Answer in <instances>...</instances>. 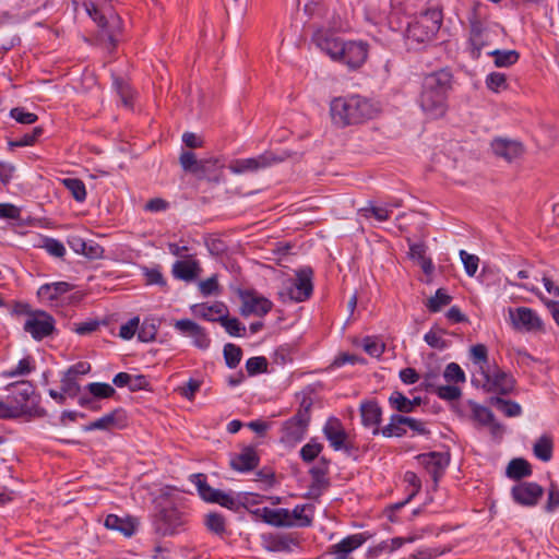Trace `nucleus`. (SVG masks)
Wrapping results in <instances>:
<instances>
[{
    "label": "nucleus",
    "instance_id": "nucleus-21",
    "mask_svg": "<svg viewBox=\"0 0 559 559\" xmlns=\"http://www.w3.org/2000/svg\"><path fill=\"white\" fill-rule=\"evenodd\" d=\"M366 538L361 534L350 535L331 548L334 559H352L350 554L365 543Z\"/></svg>",
    "mask_w": 559,
    "mask_h": 559
},
{
    "label": "nucleus",
    "instance_id": "nucleus-16",
    "mask_svg": "<svg viewBox=\"0 0 559 559\" xmlns=\"http://www.w3.org/2000/svg\"><path fill=\"white\" fill-rule=\"evenodd\" d=\"M174 328L181 334L192 338L194 346L205 349L211 341L204 329L189 319L177 320Z\"/></svg>",
    "mask_w": 559,
    "mask_h": 559
},
{
    "label": "nucleus",
    "instance_id": "nucleus-13",
    "mask_svg": "<svg viewBox=\"0 0 559 559\" xmlns=\"http://www.w3.org/2000/svg\"><path fill=\"white\" fill-rule=\"evenodd\" d=\"M278 162H281V158L276 157L274 154L264 153L257 157L235 159L229 164V169L236 175H242L255 173Z\"/></svg>",
    "mask_w": 559,
    "mask_h": 559
},
{
    "label": "nucleus",
    "instance_id": "nucleus-24",
    "mask_svg": "<svg viewBox=\"0 0 559 559\" xmlns=\"http://www.w3.org/2000/svg\"><path fill=\"white\" fill-rule=\"evenodd\" d=\"M360 415L362 424L373 429V433L378 432V426L381 419V408L373 401L365 402L360 405Z\"/></svg>",
    "mask_w": 559,
    "mask_h": 559
},
{
    "label": "nucleus",
    "instance_id": "nucleus-18",
    "mask_svg": "<svg viewBox=\"0 0 559 559\" xmlns=\"http://www.w3.org/2000/svg\"><path fill=\"white\" fill-rule=\"evenodd\" d=\"M496 155L511 162L520 158L524 154V146L521 142L510 139L499 138L491 143Z\"/></svg>",
    "mask_w": 559,
    "mask_h": 559
},
{
    "label": "nucleus",
    "instance_id": "nucleus-47",
    "mask_svg": "<svg viewBox=\"0 0 559 559\" xmlns=\"http://www.w3.org/2000/svg\"><path fill=\"white\" fill-rule=\"evenodd\" d=\"M360 213L366 218L372 216L379 222H384L390 218L392 212L385 206H370L361 209Z\"/></svg>",
    "mask_w": 559,
    "mask_h": 559
},
{
    "label": "nucleus",
    "instance_id": "nucleus-22",
    "mask_svg": "<svg viewBox=\"0 0 559 559\" xmlns=\"http://www.w3.org/2000/svg\"><path fill=\"white\" fill-rule=\"evenodd\" d=\"M127 425V415L122 409H115L111 413L103 416L102 418L91 423L87 426L88 430H106L111 428H123Z\"/></svg>",
    "mask_w": 559,
    "mask_h": 559
},
{
    "label": "nucleus",
    "instance_id": "nucleus-64",
    "mask_svg": "<svg viewBox=\"0 0 559 559\" xmlns=\"http://www.w3.org/2000/svg\"><path fill=\"white\" fill-rule=\"evenodd\" d=\"M559 507V489L556 485H551L548 492V500L546 510L548 512L555 511Z\"/></svg>",
    "mask_w": 559,
    "mask_h": 559
},
{
    "label": "nucleus",
    "instance_id": "nucleus-31",
    "mask_svg": "<svg viewBox=\"0 0 559 559\" xmlns=\"http://www.w3.org/2000/svg\"><path fill=\"white\" fill-rule=\"evenodd\" d=\"M485 85L495 94L503 93L509 88L508 76L502 72H490L485 79Z\"/></svg>",
    "mask_w": 559,
    "mask_h": 559
},
{
    "label": "nucleus",
    "instance_id": "nucleus-17",
    "mask_svg": "<svg viewBox=\"0 0 559 559\" xmlns=\"http://www.w3.org/2000/svg\"><path fill=\"white\" fill-rule=\"evenodd\" d=\"M496 29L483 25L480 22H473L471 29V44L473 46V56L478 58L483 48L489 46L493 41Z\"/></svg>",
    "mask_w": 559,
    "mask_h": 559
},
{
    "label": "nucleus",
    "instance_id": "nucleus-19",
    "mask_svg": "<svg viewBox=\"0 0 559 559\" xmlns=\"http://www.w3.org/2000/svg\"><path fill=\"white\" fill-rule=\"evenodd\" d=\"M104 525L108 530L117 531L126 537H131L139 526V521L131 515L118 516L116 514H108Z\"/></svg>",
    "mask_w": 559,
    "mask_h": 559
},
{
    "label": "nucleus",
    "instance_id": "nucleus-20",
    "mask_svg": "<svg viewBox=\"0 0 559 559\" xmlns=\"http://www.w3.org/2000/svg\"><path fill=\"white\" fill-rule=\"evenodd\" d=\"M419 463L428 471L433 480L437 481L441 473L449 463L445 454L439 452H431L421 454L418 457Z\"/></svg>",
    "mask_w": 559,
    "mask_h": 559
},
{
    "label": "nucleus",
    "instance_id": "nucleus-36",
    "mask_svg": "<svg viewBox=\"0 0 559 559\" xmlns=\"http://www.w3.org/2000/svg\"><path fill=\"white\" fill-rule=\"evenodd\" d=\"M200 163H204V166L200 167L199 176L210 177L214 180L219 179L223 164L217 157L200 159Z\"/></svg>",
    "mask_w": 559,
    "mask_h": 559
},
{
    "label": "nucleus",
    "instance_id": "nucleus-3",
    "mask_svg": "<svg viewBox=\"0 0 559 559\" xmlns=\"http://www.w3.org/2000/svg\"><path fill=\"white\" fill-rule=\"evenodd\" d=\"M451 90L452 74L447 70H439L424 78L417 102L427 119L438 120L447 115Z\"/></svg>",
    "mask_w": 559,
    "mask_h": 559
},
{
    "label": "nucleus",
    "instance_id": "nucleus-40",
    "mask_svg": "<svg viewBox=\"0 0 559 559\" xmlns=\"http://www.w3.org/2000/svg\"><path fill=\"white\" fill-rule=\"evenodd\" d=\"M535 455L542 461H549L552 455V441L549 437H542L534 445Z\"/></svg>",
    "mask_w": 559,
    "mask_h": 559
},
{
    "label": "nucleus",
    "instance_id": "nucleus-46",
    "mask_svg": "<svg viewBox=\"0 0 559 559\" xmlns=\"http://www.w3.org/2000/svg\"><path fill=\"white\" fill-rule=\"evenodd\" d=\"M180 164L185 170L193 174L200 173V167L204 166V163H200V159L191 152H183L180 155Z\"/></svg>",
    "mask_w": 559,
    "mask_h": 559
},
{
    "label": "nucleus",
    "instance_id": "nucleus-52",
    "mask_svg": "<svg viewBox=\"0 0 559 559\" xmlns=\"http://www.w3.org/2000/svg\"><path fill=\"white\" fill-rule=\"evenodd\" d=\"M224 356L228 367L235 368L241 359V349L234 344H226L224 347Z\"/></svg>",
    "mask_w": 559,
    "mask_h": 559
},
{
    "label": "nucleus",
    "instance_id": "nucleus-38",
    "mask_svg": "<svg viewBox=\"0 0 559 559\" xmlns=\"http://www.w3.org/2000/svg\"><path fill=\"white\" fill-rule=\"evenodd\" d=\"M62 183L78 202H83L85 200L86 189L82 180L76 178H67L62 180Z\"/></svg>",
    "mask_w": 559,
    "mask_h": 559
},
{
    "label": "nucleus",
    "instance_id": "nucleus-60",
    "mask_svg": "<svg viewBox=\"0 0 559 559\" xmlns=\"http://www.w3.org/2000/svg\"><path fill=\"white\" fill-rule=\"evenodd\" d=\"M322 451V444L318 442H309L305 444L300 450V455L304 461L311 462Z\"/></svg>",
    "mask_w": 559,
    "mask_h": 559
},
{
    "label": "nucleus",
    "instance_id": "nucleus-41",
    "mask_svg": "<svg viewBox=\"0 0 559 559\" xmlns=\"http://www.w3.org/2000/svg\"><path fill=\"white\" fill-rule=\"evenodd\" d=\"M231 336L243 335L246 328L240 323L237 318H229L227 312L218 321Z\"/></svg>",
    "mask_w": 559,
    "mask_h": 559
},
{
    "label": "nucleus",
    "instance_id": "nucleus-44",
    "mask_svg": "<svg viewBox=\"0 0 559 559\" xmlns=\"http://www.w3.org/2000/svg\"><path fill=\"white\" fill-rule=\"evenodd\" d=\"M471 356L475 364L478 365L479 374L483 373V366L490 367L491 365L488 362V352L487 347L483 344L474 345L471 348Z\"/></svg>",
    "mask_w": 559,
    "mask_h": 559
},
{
    "label": "nucleus",
    "instance_id": "nucleus-45",
    "mask_svg": "<svg viewBox=\"0 0 559 559\" xmlns=\"http://www.w3.org/2000/svg\"><path fill=\"white\" fill-rule=\"evenodd\" d=\"M91 369V366L88 362H85V361H80L78 364H75L74 366H72L68 372H67V377L66 379L62 381V389L64 392L69 391L70 390V386H71V381L73 379L74 376L76 374H86Z\"/></svg>",
    "mask_w": 559,
    "mask_h": 559
},
{
    "label": "nucleus",
    "instance_id": "nucleus-39",
    "mask_svg": "<svg viewBox=\"0 0 559 559\" xmlns=\"http://www.w3.org/2000/svg\"><path fill=\"white\" fill-rule=\"evenodd\" d=\"M451 296H449L444 289L440 288L436 292V295L430 297L426 301V307L432 311L437 312L441 310L443 307L448 306L451 302Z\"/></svg>",
    "mask_w": 559,
    "mask_h": 559
},
{
    "label": "nucleus",
    "instance_id": "nucleus-1",
    "mask_svg": "<svg viewBox=\"0 0 559 559\" xmlns=\"http://www.w3.org/2000/svg\"><path fill=\"white\" fill-rule=\"evenodd\" d=\"M381 111L379 102L358 94L334 97L329 106L331 122L337 129L365 123Z\"/></svg>",
    "mask_w": 559,
    "mask_h": 559
},
{
    "label": "nucleus",
    "instance_id": "nucleus-4",
    "mask_svg": "<svg viewBox=\"0 0 559 559\" xmlns=\"http://www.w3.org/2000/svg\"><path fill=\"white\" fill-rule=\"evenodd\" d=\"M441 22V11L429 9L408 25L407 37L417 43L430 41L440 29Z\"/></svg>",
    "mask_w": 559,
    "mask_h": 559
},
{
    "label": "nucleus",
    "instance_id": "nucleus-32",
    "mask_svg": "<svg viewBox=\"0 0 559 559\" xmlns=\"http://www.w3.org/2000/svg\"><path fill=\"white\" fill-rule=\"evenodd\" d=\"M497 68H509L515 64L520 58L516 50H492L489 52Z\"/></svg>",
    "mask_w": 559,
    "mask_h": 559
},
{
    "label": "nucleus",
    "instance_id": "nucleus-26",
    "mask_svg": "<svg viewBox=\"0 0 559 559\" xmlns=\"http://www.w3.org/2000/svg\"><path fill=\"white\" fill-rule=\"evenodd\" d=\"M160 520L166 525L165 534H175L185 525V515L176 509H166L160 513Z\"/></svg>",
    "mask_w": 559,
    "mask_h": 559
},
{
    "label": "nucleus",
    "instance_id": "nucleus-62",
    "mask_svg": "<svg viewBox=\"0 0 559 559\" xmlns=\"http://www.w3.org/2000/svg\"><path fill=\"white\" fill-rule=\"evenodd\" d=\"M246 368L249 374L263 372L267 368V361L264 357H252L248 359Z\"/></svg>",
    "mask_w": 559,
    "mask_h": 559
},
{
    "label": "nucleus",
    "instance_id": "nucleus-6",
    "mask_svg": "<svg viewBox=\"0 0 559 559\" xmlns=\"http://www.w3.org/2000/svg\"><path fill=\"white\" fill-rule=\"evenodd\" d=\"M311 404L310 399H302L296 415L283 425L282 441L295 444L304 438L310 420Z\"/></svg>",
    "mask_w": 559,
    "mask_h": 559
},
{
    "label": "nucleus",
    "instance_id": "nucleus-10",
    "mask_svg": "<svg viewBox=\"0 0 559 559\" xmlns=\"http://www.w3.org/2000/svg\"><path fill=\"white\" fill-rule=\"evenodd\" d=\"M260 502V497L257 495H248L245 498V506L247 508H252ZM250 512L258 520H261L270 525L284 526V524L290 523L288 520V509H270L266 507H258L255 509H250Z\"/></svg>",
    "mask_w": 559,
    "mask_h": 559
},
{
    "label": "nucleus",
    "instance_id": "nucleus-33",
    "mask_svg": "<svg viewBox=\"0 0 559 559\" xmlns=\"http://www.w3.org/2000/svg\"><path fill=\"white\" fill-rule=\"evenodd\" d=\"M390 403L399 412L409 413V412L414 411V408L420 404V399L416 397L414 400H409L406 396H404L402 393L394 392L390 396Z\"/></svg>",
    "mask_w": 559,
    "mask_h": 559
},
{
    "label": "nucleus",
    "instance_id": "nucleus-2",
    "mask_svg": "<svg viewBox=\"0 0 559 559\" xmlns=\"http://www.w3.org/2000/svg\"><path fill=\"white\" fill-rule=\"evenodd\" d=\"M317 46L333 61L350 70L359 69L369 55V45L360 39H345L330 29H320L314 35Z\"/></svg>",
    "mask_w": 559,
    "mask_h": 559
},
{
    "label": "nucleus",
    "instance_id": "nucleus-50",
    "mask_svg": "<svg viewBox=\"0 0 559 559\" xmlns=\"http://www.w3.org/2000/svg\"><path fill=\"white\" fill-rule=\"evenodd\" d=\"M40 247L56 258H62L66 254L63 243L53 238H45Z\"/></svg>",
    "mask_w": 559,
    "mask_h": 559
},
{
    "label": "nucleus",
    "instance_id": "nucleus-23",
    "mask_svg": "<svg viewBox=\"0 0 559 559\" xmlns=\"http://www.w3.org/2000/svg\"><path fill=\"white\" fill-rule=\"evenodd\" d=\"M324 435L335 450L344 447L346 432L337 419H330L324 426Z\"/></svg>",
    "mask_w": 559,
    "mask_h": 559
},
{
    "label": "nucleus",
    "instance_id": "nucleus-27",
    "mask_svg": "<svg viewBox=\"0 0 559 559\" xmlns=\"http://www.w3.org/2000/svg\"><path fill=\"white\" fill-rule=\"evenodd\" d=\"M262 538L264 549L271 552L289 551L294 545V540L286 536L267 534Z\"/></svg>",
    "mask_w": 559,
    "mask_h": 559
},
{
    "label": "nucleus",
    "instance_id": "nucleus-35",
    "mask_svg": "<svg viewBox=\"0 0 559 559\" xmlns=\"http://www.w3.org/2000/svg\"><path fill=\"white\" fill-rule=\"evenodd\" d=\"M507 474L510 478L520 479L532 474V468L528 462L523 459L512 460L507 468Z\"/></svg>",
    "mask_w": 559,
    "mask_h": 559
},
{
    "label": "nucleus",
    "instance_id": "nucleus-9",
    "mask_svg": "<svg viewBox=\"0 0 559 559\" xmlns=\"http://www.w3.org/2000/svg\"><path fill=\"white\" fill-rule=\"evenodd\" d=\"M16 312L27 314L24 323V330L28 332L35 340H41L53 330V319L45 311H27V307L19 305L15 309Z\"/></svg>",
    "mask_w": 559,
    "mask_h": 559
},
{
    "label": "nucleus",
    "instance_id": "nucleus-34",
    "mask_svg": "<svg viewBox=\"0 0 559 559\" xmlns=\"http://www.w3.org/2000/svg\"><path fill=\"white\" fill-rule=\"evenodd\" d=\"M415 540V536L407 537H395L390 540L382 542L377 547L371 549V555L377 556L382 551L393 552L396 549L401 548L405 543H413Z\"/></svg>",
    "mask_w": 559,
    "mask_h": 559
},
{
    "label": "nucleus",
    "instance_id": "nucleus-28",
    "mask_svg": "<svg viewBox=\"0 0 559 559\" xmlns=\"http://www.w3.org/2000/svg\"><path fill=\"white\" fill-rule=\"evenodd\" d=\"M199 263L194 260H181L177 261L173 265V274L175 277L191 281L199 274Z\"/></svg>",
    "mask_w": 559,
    "mask_h": 559
},
{
    "label": "nucleus",
    "instance_id": "nucleus-63",
    "mask_svg": "<svg viewBox=\"0 0 559 559\" xmlns=\"http://www.w3.org/2000/svg\"><path fill=\"white\" fill-rule=\"evenodd\" d=\"M140 320L139 318H133L129 320L127 323L120 326L119 336L123 340H130L135 334Z\"/></svg>",
    "mask_w": 559,
    "mask_h": 559
},
{
    "label": "nucleus",
    "instance_id": "nucleus-59",
    "mask_svg": "<svg viewBox=\"0 0 559 559\" xmlns=\"http://www.w3.org/2000/svg\"><path fill=\"white\" fill-rule=\"evenodd\" d=\"M495 406L506 414L507 416H518L521 413V407L513 402L504 401L502 399H496L493 401Z\"/></svg>",
    "mask_w": 559,
    "mask_h": 559
},
{
    "label": "nucleus",
    "instance_id": "nucleus-54",
    "mask_svg": "<svg viewBox=\"0 0 559 559\" xmlns=\"http://www.w3.org/2000/svg\"><path fill=\"white\" fill-rule=\"evenodd\" d=\"M444 332L440 329H431L426 335L425 341L433 348L442 349L447 346L443 338Z\"/></svg>",
    "mask_w": 559,
    "mask_h": 559
},
{
    "label": "nucleus",
    "instance_id": "nucleus-53",
    "mask_svg": "<svg viewBox=\"0 0 559 559\" xmlns=\"http://www.w3.org/2000/svg\"><path fill=\"white\" fill-rule=\"evenodd\" d=\"M10 116L22 124H33L38 120V117L34 112L25 111L21 107L11 109Z\"/></svg>",
    "mask_w": 559,
    "mask_h": 559
},
{
    "label": "nucleus",
    "instance_id": "nucleus-49",
    "mask_svg": "<svg viewBox=\"0 0 559 559\" xmlns=\"http://www.w3.org/2000/svg\"><path fill=\"white\" fill-rule=\"evenodd\" d=\"M402 416H394L391 419V423L385 426L382 430V433L385 437H401L406 433L404 423H400Z\"/></svg>",
    "mask_w": 559,
    "mask_h": 559
},
{
    "label": "nucleus",
    "instance_id": "nucleus-51",
    "mask_svg": "<svg viewBox=\"0 0 559 559\" xmlns=\"http://www.w3.org/2000/svg\"><path fill=\"white\" fill-rule=\"evenodd\" d=\"M199 289L203 296L218 295L221 293V287L217 276L213 275L204 281H201L199 283Z\"/></svg>",
    "mask_w": 559,
    "mask_h": 559
},
{
    "label": "nucleus",
    "instance_id": "nucleus-58",
    "mask_svg": "<svg viewBox=\"0 0 559 559\" xmlns=\"http://www.w3.org/2000/svg\"><path fill=\"white\" fill-rule=\"evenodd\" d=\"M468 405L473 412L474 418L477 421H479L480 424H489L491 421L492 414L488 408L480 406L474 402H468Z\"/></svg>",
    "mask_w": 559,
    "mask_h": 559
},
{
    "label": "nucleus",
    "instance_id": "nucleus-12",
    "mask_svg": "<svg viewBox=\"0 0 559 559\" xmlns=\"http://www.w3.org/2000/svg\"><path fill=\"white\" fill-rule=\"evenodd\" d=\"M239 298L241 301L240 313L245 317L248 316H265L273 307L271 300L260 295L254 290L240 292Z\"/></svg>",
    "mask_w": 559,
    "mask_h": 559
},
{
    "label": "nucleus",
    "instance_id": "nucleus-42",
    "mask_svg": "<svg viewBox=\"0 0 559 559\" xmlns=\"http://www.w3.org/2000/svg\"><path fill=\"white\" fill-rule=\"evenodd\" d=\"M86 389L95 399H108L116 393V390L110 384L102 382L90 383Z\"/></svg>",
    "mask_w": 559,
    "mask_h": 559
},
{
    "label": "nucleus",
    "instance_id": "nucleus-56",
    "mask_svg": "<svg viewBox=\"0 0 559 559\" xmlns=\"http://www.w3.org/2000/svg\"><path fill=\"white\" fill-rule=\"evenodd\" d=\"M460 257L467 275L474 276L478 269L479 258L477 255L467 253L465 250L460 251Z\"/></svg>",
    "mask_w": 559,
    "mask_h": 559
},
{
    "label": "nucleus",
    "instance_id": "nucleus-55",
    "mask_svg": "<svg viewBox=\"0 0 559 559\" xmlns=\"http://www.w3.org/2000/svg\"><path fill=\"white\" fill-rule=\"evenodd\" d=\"M385 345L378 338L367 337L364 341V349L372 357H380L384 352Z\"/></svg>",
    "mask_w": 559,
    "mask_h": 559
},
{
    "label": "nucleus",
    "instance_id": "nucleus-15",
    "mask_svg": "<svg viewBox=\"0 0 559 559\" xmlns=\"http://www.w3.org/2000/svg\"><path fill=\"white\" fill-rule=\"evenodd\" d=\"M512 497L521 506L533 507L542 498L544 490L536 483H521L512 488Z\"/></svg>",
    "mask_w": 559,
    "mask_h": 559
},
{
    "label": "nucleus",
    "instance_id": "nucleus-48",
    "mask_svg": "<svg viewBox=\"0 0 559 559\" xmlns=\"http://www.w3.org/2000/svg\"><path fill=\"white\" fill-rule=\"evenodd\" d=\"M435 391L440 399L449 402L459 400L462 395L461 389L454 384L439 385Z\"/></svg>",
    "mask_w": 559,
    "mask_h": 559
},
{
    "label": "nucleus",
    "instance_id": "nucleus-14",
    "mask_svg": "<svg viewBox=\"0 0 559 559\" xmlns=\"http://www.w3.org/2000/svg\"><path fill=\"white\" fill-rule=\"evenodd\" d=\"M193 483L197 485L200 496L203 500L209 502L218 503L222 507H225L227 509H234L236 506L235 499L223 491L213 489L210 487L206 481L205 477L202 474L193 475Z\"/></svg>",
    "mask_w": 559,
    "mask_h": 559
},
{
    "label": "nucleus",
    "instance_id": "nucleus-8",
    "mask_svg": "<svg viewBox=\"0 0 559 559\" xmlns=\"http://www.w3.org/2000/svg\"><path fill=\"white\" fill-rule=\"evenodd\" d=\"M312 271L309 267L300 269L296 272V278L285 282L282 292L283 298L293 301H304L312 293Z\"/></svg>",
    "mask_w": 559,
    "mask_h": 559
},
{
    "label": "nucleus",
    "instance_id": "nucleus-5",
    "mask_svg": "<svg viewBox=\"0 0 559 559\" xmlns=\"http://www.w3.org/2000/svg\"><path fill=\"white\" fill-rule=\"evenodd\" d=\"M13 393L10 397L11 407H21L23 412L19 417H41L45 409L39 406V397L35 394L34 388L28 382H21L12 385Z\"/></svg>",
    "mask_w": 559,
    "mask_h": 559
},
{
    "label": "nucleus",
    "instance_id": "nucleus-30",
    "mask_svg": "<svg viewBox=\"0 0 559 559\" xmlns=\"http://www.w3.org/2000/svg\"><path fill=\"white\" fill-rule=\"evenodd\" d=\"M194 312L209 321H219L224 313L227 312V308L222 302L214 305H201L194 307Z\"/></svg>",
    "mask_w": 559,
    "mask_h": 559
},
{
    "label": "nucleus",
    "instance_id": "nucleus-37",
    "mask_svg": "<svg viewBox=\"0 0 559 559\" xmlns=\"http://www.w3.org/2000/svg\"><path fill=\"white\" fill-rule=\"evenodd\" d=\"M309 506H297L294 510H288V520L289 524H284V526H307L311 523V516L307 514V510H309Z\"/></svg>",
    "mask_w": 559,
    "mask_h": 559
},
{
    "label": "nucleus",
    "instance_id": "nucleus-61",
    "mask_svg": "<svg viewBox=\"0 0 559 559\" xmlns=\"http://www.w3.org/2000/svg\"><path fill=\"white\" fill-rule=\"evenodd\" d=\"M41 133L43 128L36 127L31 133L23 135L19 141L11 142L10 144L12 146H31L37 141Z\"/></svg>",
    "mask_w": 559,
    "mask_h": 559
},
{
    "label": "nucleus",
    "instance_id": "nucleus-11",
    "mask_svg": "<svg viewBox=\"0 0 559 559\" xmlns=\"http://www.w3.org/2000/svg\"><path fill=\"white\" fill-rule=\"evenodd\" d=\"M483 373H480L483 379L479 381L486 390L502 394L513 390L514 380L510 374L503 372L495 365L490 367L483 366Z\"/></svg>",
    "mask_w": 559,
    "mask_h": 559
},
{
    "label": "nucleus",
    "instance_id": "nucleus-7",
    "mask_svg": "<svg viewBox=\"0 0 559 559\" xmlns=\"http://www.w3.org/2000/svg\"><path fill=\"white\" fill-rule=\"evenodd\" d=\"M508 317L514 331L535 334L546 331L543 319L528 307L509 308Z\"/></svg>",
    "mask_w": 559,
    "mask_h": 559
},
{
    "label": "nucleus",
    "instance_id": "nucleus-29",
    "mask_svg": "<svg viewBox=\"0 0 559 559\" xmlns=\"http://www.w3.org/2000/svg\"><path fill=\"white\" fill-rule=\"evenodd\" d=\"M258 464V457L252 449H245L239 455L230 461V466L239 472L253 469Z\"/></svg>",
    "mask_w": 559,
    "mask_h": 559
},
{
    "label": "nucleus",
    "instance_id": "nucleus-25",
    "mask_svg": "<svg viewBox=\"0 0 559 559\" xmlns=\"http://www.w3.org/2000/svg\"><path fill=\"white\" fill-rule=\"evenodd\" d=\"M70 289V284L66 282H57L40 286L37 295L43 301L53 302L59 300L60 297L67 294Z\"/></svg>",
    "mask_w": 559,
    "mask_h": 559
},
{
    "label": "nucleus",
    "instance_id": "nucleus-57",
    "mask_svg": "<svg viewBox=\"0 0 559 559\" xmlns=\"http://www.w3.org/2000/svg\"><path fill=\"white\" fill-rule=\"evenodd\" d=\"M205 525L216 534H222L225 531V520L217 513H209L205 516Z\"/></svg>",
    "mask_w": 559,
    "mask_h": 559
},
{
    "label": "nucleus",
    "instance_id": "nucleus-43",
    "mask_svg": "<svg viewBox=\"0 0 559 559\" xmlns=\"http://www.w3.org/2000/svg\"><path fill=\"white\" fill-rule=\"evenodd\" d=\"M443 377L447 380V382L453 384L464 383L466 380L464 371L455 362H451L445 367L443 371Z\"/></svg>",
    "mask_w": 559,
    "mask_h": 559
}]
</instances>
